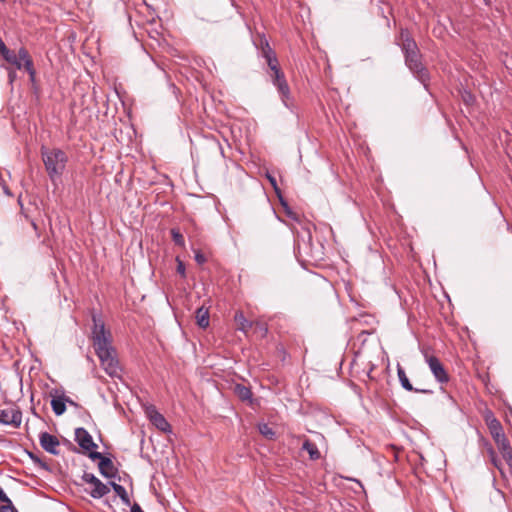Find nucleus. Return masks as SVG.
Returning a JSON list of instances; mask_svg holds the SVG:
<instances>
[{
    "label": "nucleus",
    "instance_id": "3",
    "mask_svg": "<svg viewBox=\"0 0 512 512\" xmlns=\"http://www.w3.org/2000/svg\"><path fill=\"white\" fill-rule=\"evenodd\" d=\"M42 159L51 180L62 175L67 163V156L62 150L42 148Z\"/></svg>",
    "mask_w": 512,
    "mask_h": 512
},
{
    "label": "nucleus",
    "instance_id": "4",
    "mask_svg": "<svg viewBox=\"0 0 512 512\" xmlns=\"http://www.w3.org/2000/svg\"><path fill=\"white\" fill-rule=\"evenodd\" d=\"M3 59L16 69H24L28 74L31 82L36 79V70L34 67L33 59L29 51L25 47H20L17 52L9 50Z\"/></svg>",
    "mask_w": 512,
    "mask_h": 512
},
{
    "label": "nucleus",
    "instance_id": "24",
    "mask_svg": "<svg viewBox=\"0 0 512 512\" xmlns=\"http://www.w3.org/2000/svg\"><path fill=\"white\" fill-rule=\"evenodd\" d=\"M498 450L501 452L511 448L509 440L505 437L495 441Z\"/></svg>",
    "mask_w": 512,
    "mask_h": 512
},
{
    "label": "nucleus",
    "instance_id": "30",
    "mask_svg": "<svg viewBox=\"0 0 512 512\" xmlns=\"http://www.w3.org/2000/svg\"><path fill=\"white\" fill-rule=\"evenodd\" d=\"M89 457L93 460L99 459L100 461L102 460V458H105L100 452H96V451H92V450L89 453Z\"/></svg>",
    "mask_w": 512,
    "mask_h": 512
},
{
    "label": "nucleus",
    "instance_id": "10",
    "mask_svg": "<svg viewBox=\"0 0 512 512\" xmlns=\"http://www.w3.org/2000/svg\"><path fill=\"white\" fill-rule=\"evenodd\" d=\"M40 444L45 451L51 454L57 455L59 453L57 449L60 445V442L54 435H51L47 432L41 433Z\"/></svg>",
    "mask_w": 512,
    "mask_h": 512
},
{
    "label": "nucleus",
    "instance_id": "15",
    "mask_svg": "<svg viewBox=\"0 0 512 512\" xmlns=\"http://www.w3.org/2000/svg\"><path fill=\"white\" fill-rule=\"evenodd\" d=\"M66 402L74 404V402L66 397H56L51 400V407L53 412L60 416L66 411Z\"/></svg>",
    "mask_w": 512,
    "mask_h": 512
},
{
    "label": "nucleus",
    "instance_id": "36",
    "mask_svg": "<svg viewBox=\"0 0 512 512\" xmlns=\"http://www.w3.org/2000/svg\"><path fill=\"white\" fill-rule=\"evenodd\" d=\"M32 226H33V228H34L35 230H37V225H36V223H35V222H32Z\"/></svg>",
    "mask_w": 512,
    "mask_h": 512
},
{
    "label": "nucleus",
    "instance_id": "2",
    "mask_svg": "<svg viewBox=\"0 0 512 512\" xmlns=\"http://www.w3.org/2000/svg\"><path fill=\"white\" fill-rule=\"evenodd\" d=\"M400 45L405 54V62L409 69L417 76V78L426 85L428 80L427 70L421 62V56L416 42L406 30L400 33Z\"/></svg>",
    "mask_w": 512,
    "mask_h": 512
},
{
    "label": "nucleus",
    "instance_id": "7",
    "mask_svg": "<svg viewBox=\"0 0 512 512\" xmlns=\"http://www.w3.org/2000/svg\"><path fill=\"white\" fill-rule=\"evenodd\" d=\"M21 422L22 412L15 404H11L9 407L0 410V423L19 428Z\"/></svg>",
    "mask_w": 512,
    "mask_h": 512
},
{
    "label": "nucleus",
    "instance_id": "20",
    "mask_svg": "<svg viewBox=\"0 0 512 512\" xmlns=\"http://www.w3.org/2000/svg\"><path fill=\"white\" fill-rule=\"evenodd\" d=\"M259 432L261 435H263L265 438L272 440L275 437L274 430L266 423L260 424L258 426Z\"/></svg>",
    "mask_w": 512,
    "mask_h": 512
},
{
    "label": "nucleus",
    "instance_id": "5",
    "mask_svg": "<svg viewBox=\"0 0 512 512\" xmlns=\"http://www.w3.org/2000/svg\"><path fill=\"white\" fill-rule=\"evenodd\" d=\"M268 50H263L265 58L267 60V64L271 70V78L274 85L277 86L278 91L282 95L283 99L289 96V86L284 77L283 72L279 68L277 58L271 53L268 43L266 44Z\"/></svg>",
    "mask_w": 512,
    "mask_h": 512
},
{
    "label": "nucleus",
    "instance_id": "26",
    "mask_svg": "<svg viewBox=\"0 0 512 512\" xmlns=\"http://www.w3.org/2000/svg\"><path fill=\"white\" fill-rule=\"evenodd\" d=\"M1 512H18L16 508L13 506L11 500L8 503H3L0 508Z\"/></svg>",
    "mask_w": 512,
    "mask_h": 512
},
{
    "label": "nucleus",
    "instance_id": "12",
    "mask_svg": "<svg viewBox=\"0 0 512 512\" xmlns=\"http://www.w3.org/2000/svg\"><path fill=\"white\" fill-rule=\"evenodd\" d=\"M488 429L494 441L505 437L501 423L495 417H487Z\"/></svg>",
    "mask_w": 512,
    "mask_h": 512
},
{
    "label": "nucleus",
    "instance_id": "16",
    "mask_svg": "<svg viewBox=\"0 0 512 512\" xmlns=\"http://www.w3.org/2000/svg\"><path fill=\"white\" fill-rule=\"evenodd\" d=\"M397 373H398V377H399V381L402 385V387L407 390V391H415V392H427L426 390H419V389H415L412 384L410 383L404 369L398 365V368H397Z\"/></svg>",
    "mask_w": 512,
    "mask_h": 512
},
{
    "label": "nucleus",
    "instance_id": "32",
    "mask_svg": "<svg viewBox=\"0 0 512 512\" xmlns=\"http://www.w3.org/2000/svg\"><path fill=\"white\" fill-rule=\"evenodd\" d=\"M131 512H144L138 504H134L131 507Z\"/></svg>",
    "mask_w": 512,
    "mask_h": 512
},
{
    "label": "nucleus",
    "instance_id": "9",
    "mask_svg": "<svg viewBox=\"0 0 512 512\" xmlns=\"http://www.w3.org/2000/svg\"><path fill=\"white\" fill-rule=\"evenodd\" d=\"M75 441L82 449L87 451H91L97 447L92 439V436L84 428H77L75 430Z\"/></svg>",
    "mask_w": 512,
    "mask_h": 512
},
{
    "label": "nucleus",
    "instance_id": "22",
    "mask_svg": "<svg viewBox=\"0 0 512 512\" xmlns=\"http://www.w3.org/2000/svg\"><path fill=\"white\" fill-rule=\"evenodd\" d=\"M112 485V488L113 490L115 491V493L124 501V502H128L129 501V497H128V494H127V491L126 489L122 486V485H119L115 482H112L111 483Z\"/></svg>",
    "mask_w": 512,
    "mask_h": 512
},
{
    "label": "nucleus",
    "instance_id": "8",
    "mask_svg": "<svg viewBox=\"0 0 512 512\" xmlns=\"http://www.w3.org/2000/svg\"><path fill=\"white\" fill-rule=\"evenodd\" d=\"M425 360L428 364L431 372L433 373L435 379L441 383H447L449 381V374L447 373L444 365L441 361L434 355L425 354Z\"/></svg>",
    "mask_w": 512,
    "mask_h": 512
},
{
    "label": "nucleus",
    "instance_id": "25",
    "mask_svg": "<svg viewBox=\"0 0 512 512\" xmlns=\"http://www.w3.org/2000/svg\"><path fill=\"white\" fill-rule=\"evenodd\" d=\"M501 455L508 464V466L512 468V447L506 451L501 452Z\"/></svg>",
    "mask_w": 512,
    "mask_h": 512
},
{
    "label": "nucleus",
    "instance_id": "28",
    "mask_svg": "<svg viewBox=\"0 0 512 512\" xmlns=\"http://www.w3.org/2000/svg\"><path fill=\"white\" fill-rule=\"evenodd\" d=\"M195 260L198 264L202 265L206 262V257L204 254H202L200 251H196L195 253Z\"/></svg>",
    "mask_w": 512,
    "mask_h": 512
},
{
    "label": "nucleus",
    "instance_id": "27",
    "mask_svg": "<svg viewBox=\"0 0 512 512\" xmlns=\"http://www.w3.org/2000/svg\"><path fill=\"white\" fill-rule=\"evenodd\" d=\"M176 261H177V272L182 277H185V265H184V263L179 258H176Z\"/></svg>",
    "mask_w": 512,
    "mask_h": 512
},
{
    "label": "nucleus",
    "instance_id": "6",
    "mask_svg": "<svg viewBox=\"0 0 512 512\" xmlns=\"http://www.w3.org/2000/svg\"><path fill=\"white\" fill-rule=\"evenodd\" d=\"M82 479L88 485L85 491L95 499L102 498L110 492L109 487L91 473H84Z\"/></svg>",
    "mask_w": 512,
    "mask_h": 512
},
{
    "label": "nucleus",
    "instance_id": "11",
    "mask_svg": "<svg viewBox=\"0 0 512 512\" xmlns=\"http://www.w3.org/2000/svg\"><path fill=\"white\" fill-rule=\"evenodd\" d=\"M147 414L152 424L155 425L160 431L167 432L170 429L169 423L155 408H148Z\"/></svg>",
    "mask_w": 512,
    "mask_h": 512
},
{
    "label": "nucleus",
    "instance_id": "35",
    "mask_svg": "<svg viewBox=\"0 0 512 512\" xmlns=\"http://www.w3.org/2000/svg\"><path fill=\"white\" fill-rule=\"evenodd\" d=\"M494 464H495V466L497 467V469H499V470L502 472L501 467L498 465V463H497L495 460H494Z\"/></svg>",
    "mask_w": 512,
    "mask_h": 512
},
{
    "label": "nucleus",
    "instance_id": "31",
    "mask_svg": "<svg viewBox=\"0 0 512 512\" xmlns=\"http://www.w3.org/2000/svg\"><path fill=\"white\" fill-rule=\"evenodd\" d=\"M10 501V499L8 498V496L5 494V492L3 491V489L0 487V502L1 503H8Z\"/></svg>",
    "mask_w": 512,
    "mask_h": 512
},
{
    "label": "nucleus",
    "instance_id": "33",
    "mask_svg": "<svg viewBox=\"0 0 512 512\" xmlns=\"http://www.w3.org/2000/svg\"><path fill=\"white\" fill-rule=\"evenodd\" d=\"M8 77H9V80L10 82H13L16 78V72L15 71H9L8 72Z\"/></svg>",
    "mask_w": 512,
    "mask_h": 512
},
{
    "label": "nucleus",
    "instance_id": "19",
    "mask_svg": "<svg viewBox=\"0 0 512 512\" xmlns=\"http://www.w3.org/2000/svg\"><path fill=\"white\" fill-rule=\"evenodd\" d=\"M235 393L243 401L249 400L252 396L251 390L244 385H236Z\"/></svg>",
    "mask_w": 512,
    "mask_h": 512
},
{
    "label": "nucleus",
    "instance_id": "13",
    "mask_svg": "<svg viewBox=\"0 0 512 512\" xmlns=\"http://www.w3.org/2000/svg\"><path fill=\"white\" fill-rule=\"evenodd\" d=\"M100 473L107 478H112L115 476L116 470L114 464L110 458H102V460L98 464Z\"/></svg>",
    "mask_w": 512,
    "mask_h": 512
},
{
    "label": "nucleus",
    "instance_id": "23",
    "mask_svg": "<svg viewBox=\"0 0 512 512\" xmlns=\"http://www.w3.org/2000/svg\"><path fill=\"white\" fill-rule=\"evenodd\" d=\"M171 236L174 243L178 246L183 247L185 245V240L181 232L177 229L171 230Z\"/></svg>",
    "mask_w": 512,
    "mask_h": 512
},
{
    "label": "nucleus",
    "instance_id": "21",
    "mask_svg": "<svg viewBox=\"0 0 512 512\" xmlns=\"http://www.w3.org/2000/svg\"><path fill=\"white\" fill-rule=\"evenodd\" d=\"M253 332L257 334L259 337L263 338L266 336L268 328L265 323L260 321H255L254 326L252 327Z\"/></svg>",
    "mask_w": 512,
    "mask_h": 512
},
{
    "label": "nucleus",
    "instance_id": "34",
    "mask_svg": "<svg viewBox=\"0 0 512 512\" xmlns=\"http://www.w3.org/2000/svg\"><path fill=\"white\" fill-rule=\"evenodd\" d=\"M269 179H270L271 184L275 187V186H276V181H275V179H274V178H272V177H270Z\"/></svg>",
    "mask_w": 512,
    "mask_h": 512
},
{
    "label": "nucleus",
    "instance_id": "14",
    "mask_svg": "<svg viewBox=\"0 0 512 512\" xmlns=\"http://www.w3.org/2000/svg\"><path fill=\"white\" fill-rule=\"evenodd\" d=\"M234 320L236 322L237 329L244 332L245 334H247L248 331L252 329V327L254 326V323H255V322L248 321L245 318L243 312H241V311H237L235 313Z\"/></svg>",
    "mask_w": 512,
    "mask_h": 512
},
{
    "label": "nucleus",
    "instance_id": "29",
    "mask_svg": "<svg viewBox=\"0 0 512 512\" xmlns=\"http://www.w3.org/2000/svg\"><path fill=\"white\" fill-rule=\"evenodd\" d=\"M10 49L7 48V46L5 45V43L2 41V39L0 38V55L2 57H4L6 54H8V51Z\"/></svg>",
    "mask_w": 512,
    "mask_h": 512
},
{
    "label": "nucleus",
    "instance_id": "1",
    "mask_svg": "<svg viewBox=\"0 0 512 512\" xmlns=\"http://www.w3.org/2000/svg\"><path fill=\"white\" fill-rule=\"evenodd\" d=\"M92 340L94 350L100 360L101 366L111 377H119L121 367L116 357V351L112 346V336L105 329L104 323L93 315Z\"/></svg>",
    "mask_w": 512,
    "mask_h": 512
},
{
    "label": "nucleus",
    "instance_id": "17",
    "mask_svg": "<svg viewBox=\"0 0 512 512\" xmlns=\"http://www.w3.org/2000/svg\"><path fill=\"white\" fill-rule=\"evenodd\" d=\"M302 449L307 451L311 460H318L321 457V453L317 448L316 444L311 442L309 439H305L302 445Z\"/></svg>",
    "mask_w": 512,
    "mask_h": 512
},
{
    "label": "nucleus",
    "instance_id": "18",
    "mask_svg": "<svg viewBox=\"0 0 512 512\" xmlns=\"http://www.w3.org/2000/svg\"><path fill=\"white\" fill-rule=\"evenodd\" d=\"M195 318L199 327L206 328L209 326V311L204 306L197 309Z\"/></svg>",
    "mask_w": 512,
    "mask_h": 512
}]
</instances>
